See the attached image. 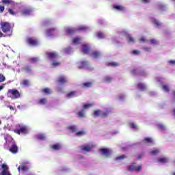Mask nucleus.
Masks as SVG:
<instances>
[{
    "label": "nucleus",
    "mask_w": 175,
    "mask_h": 175,
    "mask_svg": "<svg viewBox=\"0 0 175 175\" xmlns=\"http://www.w3.org/2000/svg\"><path fill=\"white\" fill-rule=\"evenodd\" d=\"M1 29L3 33H10L5 36H10L12 35V25L9 22H3L1 23Z\"/></svg>",
    "instance_id": "f257e3e1"
},
{
    "label": "nucleus",
    "mask_w": 175,
    "mask_h": 175,
    "mask_svg": "<svg viewBox=\"0 0 175 175\" xmlns=\"http://www.w3.org/2000/svg\"><path fill=\"white\" fill-rule=\"evenodd\" d=\"M7 95L11 99H18L21 96V94L16 89H10L8 90Z\"/></svg>",
    "instance_id": "f03ea898"
},
{
    "label": "nucleus",
    "mask_w": 175,
    "mask_h": 175,
    "mask_svg": "<svg viewBox=\"0 0 175 175\" xmlns=\"http://www.w3.org/2000/svg\"><path fill=\"white\" fill-rule=\"evenodd\" d=\"M26 43H27L29 46L36 47L37 46H39V40H38V38H35L34 37H28L26 39Z\"/></svg>",
    "instance_id": "7ed1b4c3"
},
{
    "label": "nucleus",
    "mask_w": 175,
    "mask_h": 175,
    "mask_svg": "<svg viewBox=\"0 0 175 175\" xmlns=\"http://www.w3.org/2000/svg\"><path fill=\"white\" fill-rule=\"evenodd\" d=\"M85 29H87V27L81 26L78 29L67 28L66 32L67 35H73L74 33H76L77 31H85Z\"/></svg>",
    "instance_id": "20e7f679"
},
{
    "label": "nucleus",
    "mask_w": 175,
    "mask_h": 175,
    "mask_svg": "<svg viewBox=\"0 0 175 175\" xmlns=\"http://www.w3.org/2000/svg\"><path fill=\"white\" fill-rule=\"evenodd\" d=\"M46 58L51 61H55L58 58V54L56 52H46Z\"/></svg>",
    "instance_id": "39448f33"
},
{
    "label": "nucleus",
    "mask_w": 175,
    "mask_h": 175,
    "mask_svg": "<svg viewBox=\"0 0 175 175\" xmlns=\"http://www.w3.org/2000/svg\"><path fill=\"white\" fill-rule=\"evenodd\" d=\"M99 152L101 153V155L105 158H109L110 154H111V150H109V148H100L99 149Z\"/></svg>",
    "instance_id": "423d86ee"
},
{
    "label": "nucleus",
    "mask_w": 175,
    "mask_h": 175,
    "mask_svg": "<svg viewBox=\"0 0 175 175\" xmlns=\"http://www.w3.org/2000/svg\"><path fill=\"white\" fill-rule=\"evenodd\" d=\"M1 169L3 170L0 175H12L10 172H9V167L8 165L3 163L1 165Z\"/></svg>",
    "instance_id": "0eeeda50"
},
{
    "label": "nucleus",
    "mask_w": 175,
    "mask_h": 175,
    "mask_svg": "<svg viewBox=\"0 0 175 175\" xmlns=\"http://www.w3.org/2000/svg\"><path fill=\"white\" fill-rule=\"evenodd\" d=\"M128 170L129 172H141L142 171V165L135 166V165H131L129 167H127Z\"/></svg>",
    "instance_id": "6e6552de"
},
{
    "label": "nucleus",
    "mask_w": 175,
    "mask_h": 175,
    "mask_svg": "<svg viewBox=\"0 0 175 175\" xmlns=\"http://www.w3.org/2000/svg\"><path fill=\"white\" fill-rule=\"evenodd\" d=\"M14 133H16V135H20L21 133L27 135V133H28V130L27 129L26 126H22L20 128V129L14 130Z\"/></svg>",
    "instance_id": "1a4fd4ad"
},
{
    "label": "nucleus",
    "mask_w": 175,
    "mask_h": 175,
    "mask_svg": "<svg viewBox=\"0 0 175 175\" xmlns=\"http://www.w3.org/2000/svg\"><path fill=\"white\" fill-rule=\"evenodd\" d=\"M9 151L12 154H17V152H18V147L17 146L16 142L12 143V145L10 148Z\"/></svg>",
    "instance_id": "9d476101"
},
{
    "label": "nucleus",
    "mask_w": 175,
    "mask_h": 175,
    "mask_svg": "<svg viewBox=\"0 0 175 175\" xmlns=\"http://www.w3.org/2000/svg\"><path fill=\"white\" fill-rule=\"evenodd\" d=\"M32 12V10L31 8H25L21 11V14L23 16H29Z\"/></svg>",
    "instance_id": "9b49d317"
},
{
    "label": "nucleus",
    "mask_w": 175,
    "mask_h": 175,
    "mask_svg": "<svg viewBox=\"0 0 175 175\" xmlns=\"http://www.w3.org/2000/svg\"><path fill=\"white\" fill-rule=\"evenodd\" d=\"M82 53L83 54H88L90 53V46L87 44L82 45Z\"/></svg>",
    "instance_id": "f8f14e48"
},
{
    "label": "nucleus",
    "mask_w": 175,
    "mask_h": 175,
    "mask_svg": "<svg viewBox=\"0 0 175 175\" xmlns=\"http://www.w3.org/2000/svg\"><path fill=\"white\" fill-rule=\"evenodd\" d=\"M86 66H88V62L81 61L79 62V65L78 68H79V69H83V68H85Z\"/></svg>",
    "instance_id": "ddd939ff"
},
{
    "label": "nucleus",
    "mask_w": 175,
    "mask_h": 175,
    "mask_svg": "<svg viewBox=\"0 0 175 175\" xmlns=\"http://www.w3.org/2000/svg\"><path fill=\"white\" fill-rule=\"evenodd\" d=\"M22 70H23V72H26L27 73H29L32 72V67H31L29 65H27L22 68Z\"/></svg>",
    "instance_id": "4468645a"
},
{
    "label": "nucleus",
    "mask_w": 175,
    "mask_h": 175,
    "mask_svg": "<svg viewBox=\"0 0 175 175\" xmlns=\"http://www.w3.org/2000/svg\"><path fill=\"white\" fill-rule=\"evenodd\" d=\"M82 151H86L87 152H90L91 150H92V146H83L81 147Z\"/></svg>",
    "instance_id": "2eb2a0df"
},
{
    "label": "nucleus",
    "mask_w": 175,
    "mask_h": 175,
    "mask_svg": "<svg viewBox=\"0 0 175 175\" xmlns=\"http://www.w3.org/2000/svg\"><path fill=\"white\" fill-rule=\"evenodd\" d=\"M103 83H111L113 81V77L110 76H106L103 79Z\"/></svg>",
    "instance_id": "dca6fc26"
},
{
    "label": "nucleus",
    "mask_w": 175,
    "mask_h": 175,
    "mask_svg": "<svg viewBox=\"0 0 175 175\" xmlns=\"http://www.w3.org/2000/svg\"><path fill=\"white\" fill-rule=\"evenodd\" d=\"M59 84H65L66 83V78L65 77H59L57 79Z\"/></svg>",
    "instance_id": "f3484780"
},
{
    "label": "nucleus",
    "mask_w": 175,
    "mask_h": 175,
    "mask_svg": "<svg viewBox=\"0 0 175 175\" xmlns=\"http://www.w3.org/2000/svg\"><path fill=\"white\" fill-rule=\"evenodd\" d=\"M157 161L159 163H167V158L166 157H160L157 159Z\"/></svg>",
    "instance_id": "a211bd4d"
},
{
    "label": "nucleus",
    "mask_w": 175,
    "mask_h": 175,
    "mask_svg": "<svg viewBox=\"0 0 175 175\" xmlns=\"http://www.w3.org/2000/svg\"><path fill=\"white\" fill-rule=\"evenodd\" d=\"M107 66H111V68H117V66H120V63L111 62L107 64Z\"/></svg>",
    "instance_id": "6ab92c4d"
},
{
    "label": "nucleus",
    "mask_w": 175,
    "mask_h": 175,
    "mask_svg": "<svg viewBox=\"0 0 175 175\" xmlns=\"http://www.w3.org/2000/svg\"><path fill=\"white\" fill-rule=\"evenodd\" d=\"M82 87L83 88H91L92 87V82H86L82 83Z\"/></svg>",
    "instance_id": "aec40b11"
},
{
    "label": "nucleus",
    "mask_w": 175,
    "mask_h": 175,
    "mask_svg": "<svg viewBox=\"0 0 175 175\" xmlns=\"http://www.w3.org/2000/svg\"><path fill=\"white\" fill-rule=\"evenodd\" d=\"M51 148L55 151H58V150H61V145L59 144H53L51 146Z\"/></svg>",
    "instance_id": "412c9836"
},
{
    "label": "nucleus",
    "mask_w": 175,
    "mask_h": 175,
    "mask_svg": "<svg viewBox=\"0 0 175 175\" xmlns=\"http://www.w3.org/2000/svg\"><path fill=\"white\" fill-rule=\"evenodd\" d=\"M78 117H79V118H83L85 117V109H82L80 111L78 112Z\"/></svg>",
    "instance_id": "4be33fe9"
},
{
    "label": "nucleus",
    "mask_w": 175,
    "mask_h": 175,
    "mask_svg": "<svg viewBox=\"0 0 175 175\" xmlns=\"http://www.w3.org/2000/svg\"><path fill=\"white\" fill-rule=\"evenodd\" d=\"M41 91L44 94H46V95H50V94H51V90H50V88H49L42 89Z\"/></svg>",
    "instance_id": "5701e85b"
},
{
    "label": "nucleus",
    "mask_w": 175,
    "mask_h": 175,
    "mask_svg": "<svg viewBox=\"0 0 175 175\" xmlns=\"http://www.w3.org/2000/svg\"><path fill=\"white\" fill-rule=\"evenodd\" d=\"M20 169L21 170H22V172H27V170H28V167L25 165H21L18 167V172H20Z\"/></svg>",
    "instance_id": "b1692460"
},
{
    "label": "nucleus",
    "mask_w": 175,
    "mask_h": 175,
    "mask_svg": "<svg viewBox=\"0 0 175 175\" xmlns=\"http://www.w3.org/2000/svg\"><path fill=\"white\" fill-rule=\"evenodd\" d=\"M68 129L74 133L75 132H77V126H70L68 127Z\"/></svg>",
    "instance_id": "393cba45"
},
{
    "label": "nucleus",
    "mask_w": 175,
    "mask_h": 175,
    "mask_svg": "<svg viewBox=\"0 0 175 175\" xmlns=\"http://www.w3.org/2000/svg\"><path fill=\"white\" fill-rule=\"evenodd\" d=\"M113 9H116V10H119L120 12H122V10H124L125 8L121 5H113Z\"/></svg>",
    "instance_id": "a878e982"
},
{
    "label": "nucleus",
    "mask_w": 175,
    "mask_h": 175,
    "mask_svg": "<svg viewBox=\"0 0 175 175\" xmlns=\"http://www.w3.org/2000/svg\"><path fill=\"white\" fill-rule=\"evenodd\" d=\"M137 88H139V90H140L141 91H145L146 88V85H144V83H138Z\"/></svg>",
    "instance_id": "bb28decb"
},
{
    "label": "nucleus",
    "mask_w": 175,
    "mask_h": 175,
    "mask_svg": "<svg viewBox=\"0 0 175 175\" xmlns=\"http://www.w3.org/2000/svg\"><path fill=\"white\" fill-rule=\"evenodd\" d=\"M109 114H110V111L109 110H106L104 112L101 111V117H103V118H105L106 117H109Z\"/></svg>",
    "instance_id": "cd10ccee"
},
{
    "label": "nucleus",
    "mask_w": 175,
    "mask_h": 175,
    "mask_svg": "<svg viewBox=\"0 0 175 175\" xmlns=\"http://www.w3.org/2000/svg\"><path fill=\"white\" fill-rule=\"evenodd\" d=\"M92 56L93 57V58H99V57H100V53L98 51H94L92 53Z\"/></svg>",
    "instance_id": "c85d7f7f"
},
{
    "label": "nucleus",
    "mask_w": 175,
    "mask_h": 175,
    "mask_svg": "<svg viewBox=\"0 0 175 175\" xmlns=\"http://www.w3.org/2000/svg\"><path fill=\"white\" fill-rule=\"evenodd\" d=\"M36 138H37L38 140H46V136H45L44 134H38V135L36 136Z\"/></svg>",
    "instance_id": "c756f323"
},
{
    "label": "nucleus",
    "mask_w": 175,
    "mask_h": 175,
    "mask_svg": "<svg viewBox=\"0 0 175 175\" xmlns=\"http://www.w3.org/2000/svg\"><path fill=\"white\" fill-rule=\"evenodd\" d=\"M94 115L95 117H99V116H102V111L100 109H97L94 111Z\"/></svg>",
    "instance_id": "7c9ffc66"
},
{
    "label": "nucleus",
    "mask_w": 175,
    "mask_h": 175,
    "mask_svg": "<svg viewBox=\"0 0 175 175\" xmlns=\"http://www.w3.org/2000/svg\"><path fill=\"white\" fill-rule=\"evenodd\" d=\"M127 40L129 43H135V39L132 38V36H131V34L127 35Z\"/></svg>",
    "instance_id": "2f4dec72"
},
{
    "label": "nucleus",
    "mask_w": 175,
    "mask_h": 175,
    "mask_svg": "<svg viewBox=\"0 0 175 175\" xmlns=\"http://www.w3.org/2000/svg\"><path fill=\"white\" fill-rule=\"evenodd\" d=\"M129 126L130 128H132V129H136L137 131L139 129V127L137 126V125H136V124L133 122L130 123Z\"/></svg>",
    "instance_id": "473e14b6"
},
{
    "label": "nucleus",
    "mask_w": 175,
    "mask_h": 175,
    "mask_svg": "<svg viewBox=\"0 0 175 175\" xmlns=\"http://www.w3.org/2000/svg\"><path fill=\"white\" fill-rule=\"evenodd\" d=\"M12 2H13L12 0H1V3H3V5H10Z\"/></svg>",
    "instance_id": "72a5a7b5"
},
{
    "label": "nucleus",
    "mask_w": 175,
    "mask_h": 175,
    "mask_svg": "<svg viewBox=\"0 0 175 175\" xmlns=\"http://www.w3.org/2000/svg\"><path fill=\"white\" fill-rule=\"evenodd\" d=\"M76 95V92L72 91L67 94V98H73Z\"/></svg>",
    "instance_id": "f704fd0d"
},
{
    "label": "nucleus",
    "mask_w": 175,
    "mask_h": 175,
    "mask_svg": "<svg viewBox=\"0 0 175 175\" xmlns=\"http://www.w3.org/2000/svg\"><path fill=\"white\" fill-rule=\"evenodd\" d=\"M39 61V59L38 57H31L29 59V62L31 64H35Z\"/></svg>",
    "instance_id": "c9c22d12"
},
{
    "label": "nucleus",
    "mask_w": 175,
    "mask_h": 175,
    "mask_svg": "<svg viewBox=\"0 0 175 175\" xmlns=\"http://www.w3.org/2000/svg\"><path fill=\"white\" fill-rule=\"evenodd\" d=\"M92 106H94V104H85L83 107V109L85 110L90 109V107H92Z\"/></svg>",
    "instance_id": "e433bc0d"
},
{
    "label": "nucleus",
    "mask_w": 175,
    "mask_h": 175,
    "mask_svg": "<svg viewBox=\"0 0 175 175\" xmlns=\"http://www.w3.org/2000/svg\"><path fill=\"white\" fill-rule=\"evenodd\" d=\"M80 40H81V38H80L79 37H76L73 39L72 42L74 44H77V43H80Z\"/></svg>",
    "instance_id": "4c0bfd02"
},
{
    "label": "nucleus",
    "mask_w": 175,
    "mask_h": 175,
    "mask_svg": "<svg viewBox=\"0 0 175 175\" xmlns=\"http://www.w3.org/2000/svg\"><path fill=\"white\" fill-rule=\"evenodd\" d=\"M162 90H163V91H165V92H169V91H170L169 85H163Z\"/></svg>",
    "instance_id": "58836bf2"
},
{
    "label": "nucleus",
    "mask_w": 175,
    "mask_h": 175,
    "mask_svg": "<svg viewBox=\"0 0 175 175\" xmlns=\"http://www.w3.org/2000/svg\"><path fill=\"white\" fill-rule=\"evenodd\" d=\"M47 102V100L44 98H41L38 100V103L40 105H45V103Z\"/></svg>",
    "instance_id": "ea45409f"
},
{
    "label": "nucleus",
    "mask_w": 175,
    "mask_h": 175,
    "mask_svg": "<svg viewBox=\"0 0 175 175\" xmlns=\"http://www.w3.org/2000/svg\"><path fill=\"white\" fill-rule=\"evenodd\" d=\"M76 136H84V135H85V132H84L83 131H78L75 133Z\"/></svg>",
    "instance_id": "a19ab883"
},
{
    "label": "nucleus",
    "mask_w": 175,
    "mask_h": 175,
    "mask_svg": "<svg viewBox=\"0 0 175 175\" xmlns=\"http://www.w3.org/2000/svg\"><path fill=\"white\" fill-rule=\"evenodd\" d=\"M59 65H61V62L53 60V62L52 63V66H54V68H55L57 66H59Z\"/></svg>",
    "instance_id": "79ce46f5"
},
{
    "label": "nucleus",
    "mask_w": 175,
    "mask_h": 175,
    "mask_svg": "<svg viewBox=\"0 0 175 175\" xmlns=\"http://www.w3.org/2000/svg\"><path fill=\"white\" fill-rule=\"evenodd\" d=\"M144 143H146V144L152 143V139L150 137H146V138H144Z\"/></svg>",
    "instance_id": "37998d69"
},
{
    "label": "nucleus",
    "mask_w": 175,
    "mask_h": 175,
    "mask_svg": "<svg viewBox=\"0 0 175 175\" xmlns=\"http://www.w3.org/2000/svg\"><path fill=\"white\" fill-rule=\"evenodd\" d=\"M159 152V150L156 149V150H152V151L150 152V154H151V155H158Z\"/></svg>",
    "instance_id": "c03bdc74"
},
{
    "label": "nucleus",
    "mask_w": 175,
    "mask_h": 175,
    "mask_svg": "<svg viewBox=\"0 0 175 175\" xmlns=\"http://www.w3.org/2000/svg\"><path fill=\"white\" fill-rule=\"evenodd\" d=\"M23 85H25L26 87L29 85V81L28 79H25L22 81Z\"/></svg>",
    "instance_id": "a18cd8bd"
},
{
    "label": "nucleus",
    "mask_w": 175,
    "mask_h": 175,
    "mask_svg": "<svg viewBox=\"0 0 175 175\" xmlns=\"http://www.w3.org/2000/svg\"><path fill=\"white\" fill-rule=\"evenodd\" d=\"M125 158H126V157L123 154V155L117 157L116 158V161H122V159H125Z\"/></svg>",
    "instance_id": "49530a36"
},
{
    "label": "nucleus",
    "mask_w": 175,
    "mask_h": 175,
    "mask_svg": "<svg viewBox=\"0 0 175 175\" xmlns=\"http://www.w3.org/2000/svg\"><path fill=\"white\" fill-rule=\"evenodd\" d=\"M97 36L99 39H103L105 38V34L102 32L97 33Z\"/></svg>",
    "instance_id": "de8ad7c7"
},
{
    "label": "nucleus",
    "mask_w": 175,
    "mask_h": 175,
    "mask_svg": "<svg viewBox=\"0 0 175 175\" xmlns=\"http://www.w3.org/2000/svg\"><path fill=\"white\" fill-rule=\"evenodd\" d=\"M152 23H153V24H154V25H157V27H161V23H159V22L158 21V20L154 19V20L152 21Z\"/></svg>",
    "instance_id": "09e8293b"
},
{
    "label": "nucleus",
    "mask_w": 175,
    "mask_h": 175,
    "mask_svg": "<svg viewBox=\"0 0 175 175\" xmlns=\"http://www.w3.org/2000/svg\"><path fill=\"white\" fill-rule=\"evenodd\" d=\"M8 13H10V14H11V16H16V12H14L11 8H8Z\"/></svg>",
    "instance_id": "8fccbe9b"
},
{
    "label": "nucleus",
    "mask_w": 175,
    "mask_h": 175,
    "mask_svg": "<svg viewBox=\"0 0 175 175\" xmlns=\"http://www.w3.org/2000/svg\"><path fill=\"white\" fill-rule=\"evenodd\" d=\"M6 80V78L5 77V76H3V75L0 74V83H3V81H5Z\"/></svg>",
    "instance_id": "3c124183"
},
{
    "label": "nucleus",
    "mask_w": 175,
    "mask_h": 175,
    "mask_svg": "<svg viewBox=\"0 0 175 175\" xmlns=\"http://www.w3.org/2000/svg\"><path fill=\"white\" fill-rule=\"evenodd\" d=\"M150 42L151 44H154V45L158 44V41H157L155 39H151Z\"/></svg>",
    "instance_id": "603ef678"
},
{
    "label": "nucleus",
    "mask_w": 175,
    "mask_h": 175,
    "mask_svg": "<svg viewBox=\"0 0 175 175\" xmlns=\"http://www.w3.org/2000/svg\"><path fill=\"white\" fill-rule=\"evenodd\" d=\"M158 9H159V10H165V6L163 4H159Z\"/></svg>",
    "instance_id": "864d4df0"
},
{
    "label": "nucleus",
    "mask_w": 175,
    "mask_h": 175,
    "mask_svg": "<svg viewBox=\"0 0 175 175\" xmlns=\"http://www.w3.org/2000/svg\"><path fill=\"white\" fill-rule=\"evenodd\" d=\"M142 49H143V50H144V51H147V52L151 51V48H150V47L144 46Z\"/></svg>",
    "instance_id": "5fc2aeb1"
},
{
    "label": "nucleus",
    "mask_w": 175,
    "mask_h": 175,
    "mask_svg": "<svg viewBox=\"0 0 175 175\" xmlns=\"http://www.w3.org/2000/svg\"><path fill=\"white\" fill-rule=\"evenodd\" d=\"M158 128H159V129H161V131H164L165 130V126H163L162 124H159L158 125Z\"/></svg>",
    "instance_id": "6e6d98bb"
},
{
    "label": "nucleus",
    "mask_w": 175,
    "mask_h": 175,
    "mask_svg": "<svg viewBox=\"0 0 175 175\" xmlns=\"http://www.w3.org/2000/svg\"><path fill=\"white\" fill-rule=\"evenodd\" d=\"M5 12V6L0 5V13H3Z\"/></svg>",
    "instance_id": "4d7b16f0"
},
{
    "label": "nucleus",
    "mask_w": 175,
    "mask_h": 175,
    "mask_svg": "<svg viewBox=\"0 0 175 175\" xmlns=\"http://www.w3.org/2000/svg\"><path fill=\"white\" fill-rule=\"evenodd\" d=\"M55 29L54 28L49 29L46 30V33H51V32H54Z\"/></svg>",
    "instance_id": "13d9d810"
},
{
    "label": "nucleus",
    "mask_w": 175,
    "mask_h": 175,
    "mask_svg": "<svg viewBox=\"0 0 175 175\" xmlns=\"http://www.w3.org/2000/svg\"><path fill=\"white\" fill-rule=\"evenodd\" d=\"M133 54H134V55H137V54H140V51L137 50H134L133 51Z\"/></svg>",
    "instance_id": "bf43d9fd"
},
{
    "label": "nucleus",
    "mask_w": 175,
    "mask_h": 175,
    "mask_svg": "<svg viewBox=\"0 0 175 175\" xmlns=\"http://www.w3.org/2000/svg\"><path fill=\"white\" fill-rule=\"evenodd\" d=\"M139 42H142L143 43H144V42H146V38L144 37H142L139 39Z\"/></svg>",
    "instance_id": "052dcab7"
},
{
    "label": "nucleus",
    "mask_w": 175,
    "mask_h": 175,
    "mask_svg": "<svg viewBox=\"0 0 175 175\" xmlns=\"http://www.w3.org/2000/svg\"><path fill=\"white\" fill-rule=\"evenodd\" d=\"M171 65H175V60H170L168 62Z\"/></svg>",
    "instance_id": "680f3d73"
},
{
    "label": "nucleus",
    "mask_w": 175,
    "mask_h": 175,
    "mask_svg": "<svg viewBox=\"0 0 175 175\" xmlns=\"http://www.w3.org/2000/svg\"><path fill=\"white\" fill-rule=\"evenodd\" d=\"M144 3H150V0H142Z\"/></svg>",
    "instance_id": "e2e57ef3"
},
{
    "label": "nucleus",
    "mask_w": 175,
    "mask_h": 175,
    "mask_svg": "<svg viewBox=\"0 0 175 175\" xmlns=\"http://www.w3.org/2000/svg\"><path fill=\"white\" fill-rule=\"evenodd\" d=\"M8 107H9V109H10V110H12V111H14V108L13 106H12V105H9Z\"/></svg>",
    "instance_id": "0e129e2a"
},
{
    "label": "nucleus",
    "mask_w": 175,
    "mask_h": 175,
    "mask_svg": "<svg viewBox=\"0 0 175 175\" xmlns=\"http://www.w3.org/2000/svg\"><path fill=\"white\" fill-rule=\"evenodd\" d=\"M3 36H6L3 35V33H2V31H0V38H3Z\"/></svg>",
    "instance_id": "69168bd1"
},
{
    "label": "nucleus",
    "mask_w": 175,
    "mask_h": 175,
    "mask_svg": "<svg viewBox=\"0 0 175 175\" xmlns=\"http://www.w3.org/2000/svg\"><path fill=\"white\" fill-rule=\"evenodd\" d=\"M131 73H132L133 75H136V70H133L131 71Z\"/></svg>",
    "instance_id": "338daca9"
},
{
    "label": "nucleus",
    "mask_w": 175,
    "mask_h": 175,
    "mask_svg": "<svg viewBox=\"0 0 175 175\" xmlns=\"http://www.w3.org/2000/svg\"><path fill=\"white\" fill-rule=\"evenodd\" d=\"M5 88V86L3 85H0V91H2V90Z\"/></svg>",
    "instance_id": "774afa93"
}]
</instances>
